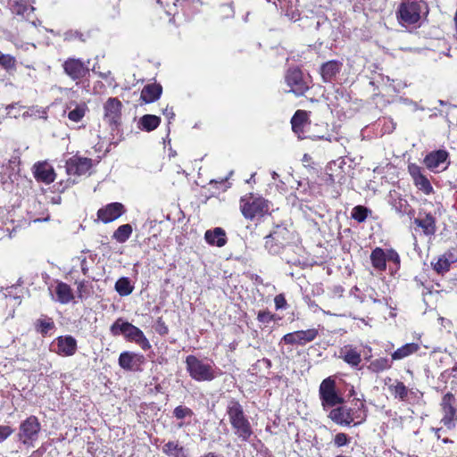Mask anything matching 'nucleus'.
Here are the masks:
<instances>
[{
  "label": "nucleus",
  "instance_id": "obj_48",
  "mask_svg": "<svg viewBox=\"0 0 457 457\" xmlns=\"http://www.w3.org/2000/svg\"><path fill=\"white\" fill-rule=\"evenodd\" d=\"M350 443V437L345 433H337L334 438V444L337 447L347 445Z\"/></svg>",
  "mask_w": 457,
  "mask_h": 457
},
{
  "label": "nucleus",
  "instance_id": "obj_39",
  "mask_svg": "<svg viewBox=\"0 0 457 457\" xmlns=\"http://www.w3.org/2000/svg\"><path fill=\"white\" fill-rule=\"evenodd\" d=\"M16 64L17 61L14 56L0 52V67L8 73H13L16 71Z\"/></svg>",
  "mask_w": 457,
  "mask_h": 457
},
{
  "label": "nucleus",
  "instance_id": "obj_52",
  "mask_svg": "<svg viewBox=\"0 0 457 457\" xmlns=\"http://www.w3.org/2000/svg\"><path fill=\"white\" fill-rule=\"evenodd\" d=\"M274 303L277 310H284L287 306V300L283 294H279L275 296Z\"/></svg>",
  "mask_w": 457,
  "mask_h": 457
},
{
  "label": "nucleus",
  "instance_id": "obj_37",
  "mask_svg": "<svg viewBox=\"0 0 457 457\" xmlns=\"http://www.w3.org/2000/svg\"><path fill=\"white\" fill-rule=\"evenodd\" d=\"M20 163L19 157H12L11 158L6 165L1 166L0 173H2L4 170V175L0 176V181L2 183H4L6 181V177L8 179H11L12 175L14 173V170L16 167H18Z\"/></svg>",
  "mask_w": 457,
  "mask_h": 457
},
{
  "label": "nucleus",
  "instance_id": "obj_43",
  "mask_svg": "<svg viewBox=\"0 0 457 457\" xmlns=\"http://www.w3.org/2000/svg\"><path fill=\"white\" fill-rule=\"evenodd\" d=\"M370 210L362 205L355 206L351 212V217L358 222H363L367 217Z\"/></svg>",
  "mask_w": 457,
  "mask_h": 457
},
{
  "label": "nucleus",
  "instance_id": "obj_64",
  "mask_svg": "<svg viewBox=\"0 0 457 457\" xmlns=\"http://www.w3.org/2000/svg\"><path fill=\"white\" fill-rule=\"evenodd\" d=\"M327 182L328 183H334L335 182V179L333 178L332 175L328 176V179H327Z\"/></svg>",
  "mask_w": 457,
  "mask_h": 457
},
{
  "label": "nucleus",
  "instance_id": "obj_24",
  "mask_svg": "<svg viewBox=\"0 0 457 457\" xmlns=\"http://www.w3.org/2000/svg\"><path fill=\"white\" fill-rule=\"evenodd\" d=\"M204 239L209 245L218 247H222L227 243L226 232L221 228L206 230Z\"/></svg>",
  "mask_w": 457,
  "mask_h": 457
},
{
  "label": "nucleus",
  "instance_id": "obj_51",
  "mask_svg": "<svg viewBox=\"0 0 457 457\" xmlns=\"http://www.w3.org/2000/svg\"><path fill=\"white\" fill-rule=\"evenodd\" d=\"M77 38L82 42L85 41L83 34L77 30H70L64 34V40L71 41V40L77 39Z\"/></svg>",
  "mask_w": 457,
  "mask_h": 457
},
{
  "label": "nucleus",
  "instance_id": "obj_17",
  "mask_svg": "<svg viewBox=\"0 0 457 457\" xmlns=\"http://www.w3.org/2000/svg\"><path fill=\"white\" fill-rule=\"evenodd\" d=\"M408 171L413 180L414 185L418 187L419 190L422 191L427 195L434 192L430 181L422 173L421 168L419 165L415 163L409 164Z\"/></svg>",
  "mask_w": 457,
  "mask_h": 457
},
{
  "label": "nucleus",
  "instance_id": "obj_56",
  "mask_svg": "<svg viewBox=\"0 0 457 457\" xmlns=\"http://www.w3.org/2000/svg\"><path fill=\"white\" fill-rule=\"evenodd\" d=\"M401 102H403V104H405L413 105L415 110L421 109L420 107H419V105H418V104H417V103L413 102V101H412V100H411V99H408V98H401Z\"/></svg>",
  "mask_w": 457,
  "mask_h": 457
},
{
  "label": "nucleus",
  "instance_id": "obj_31",
  "mask_svg": "<svg viewBox=\"0 0 457 457\" xmlns=\"http://www.w3.org/2000/svg\"><path fill=\"white\" fill-rule=\"evenodd\" d=\"M161 123V118L153 114L143 115L137 123L138 128L141 130L150 132L155 129Z\"/></svg>",
  "mask_w": 457,
  "mask_h": 457
},
{
  "label": "nucleus",
  "instance_id": "obj_7",
  "mask_svg": "<svg viewBox=\"0 0 457 457\" xmlns=\"http://www.w3.org/2000/svg\"><path fill=\"white\" fill-rule=\"evenodd\" d=\"M240 209L245 219L253 220L255 217L263 216L269 212L268 201L262 197L244 196L240 200Z\"/></svg>",
  "mask_w": 457,
  "mask_h": 457
},
{
  "label": "nucleus",
  "instance_id": "obj_30",
  "mask_svg": "<svg viewBox=\"0 0 457 457\" xmlns=\"http://www.w3.org/2000/svg\"><path fill=\"white\" fill-rule=\"evenodd\" d=\"M420 349V346L417 343L405 344L392 353V361L403 360L413 353H416Z\"/></svg>",
  "mask_w": 457,
  "mask_h": 457
},
{
  "label": "nucleus",
  "instance_id": "obj_34",
  "mask_svg": "<svg viewBox=\"0 0 457 457\" xmlns=\"http://www.w3.org/2000/svg\"><path fill=\"white\" fill-rule=\"evenodd\" d=\"M115 290L120 296H127L134 290V286L131 284L130 279L127 277L119 278L115 283Z\"/></svg>",
  "mask_w": 457,
  "mask_h": 457
},
{
  "label": "nucleus",
  "instance_id": "obj_6",
  "mask_svg": "<svg viewBox=\"0 0 457 457\" xmlns=\"http://www.w3.org/2000/svg\"><path fill=\"white\" fill-rule=\"evenodd\" d=\"M41 423L35 415H30L22 420L18 428L16 439L28 448H32L37 442L41 434Z\"/></svg>",
  "mask_w": 457,
  "mask_h": 457
},
{
  "label": "nucleus",
  "instance_id": "obj_8",
  "mask_svg": "<svg viewBox=\"0 0 457 457\" xmlns=\"http://www.w3.org/2000/svg\"><path fill=\"white\" fill-rule=\"evenodd\" d=\"M320 399L324 410L336 407L344 403V398L336 391V382L330 377L325 378L319 388Z\"/></svg>",
  "mask_w": 457,
  "mask_h": 457
},
{
  "label": "nucleus",
  "instance_id": "obj_35",
  "mask_svg": "<svg viewBox=\"0 0 457 457\" xmlns=\"http://www.w3.org/2000/svg\"><path fill=\"white\" fill-rule=\"evenodd\" d=\"M307 120V115L304 111L298 110L295 112L291 119L292 129L295 133L300 134L303 132V128Z\"/></svg>",
  "mask_w": 457,
  "mask_h": 457
},
{
  "label": "nucleus",
  "instance_id": "obj_28",
  "mask_svg": "<svg viewBox=\"0 0 457 457\" xmlns=\"http://www.w3.org/2000/svg\"><path fill=\"white\" fill-rule=\"evenodd\" d=\"M414 223L421 228L427 236L434 235L436 232V219L430 213H427L424 218H416Z\"/></svg>",
  "mask_w": 457,
  "mask_h": 457
},
{
  "label": "nucleus",
  "instance_id": "obj_58",
  "mask_svg": "<svg viewBox=\"0 0 457 457\" xmlns=\"http://www.w3.org/2000/svg\"><path fill=\"white\" fill-rule=\"evenodd\" d=\"M389 122H390L391 126H386L385 124V131L387 133L392 132L395 129V124L393 122V120H390Z\"/></svg>",
  "mask_w": 457,
  "mask_h": 457
},
{
  "label": "nucleus",
  "instance_id": "obj_41",
  "mask_svg": "<svg viewBox=\"0 0 457 457\" xmlns=\"http://www.w3.org/2000/svg\"><path fill=\"white\" fill-rule=\"evenodd\" d=\"M389 390L395 398H399L401 401L407 399L409 391L403 382L397 381L395 385L389 386Z\"/></svg>",
  "mask_w": 457,
  "mask_h": 457
},
{
  "label": "nucleus",
  "instance_id": "obj_23",
  "mask_svg": "<svg viewBox=\"0 0 457 457\" xmlns=\"http://www.w3.org/2000/svg\"><path fill=\"white\" fill-rule=\"evenodd\" d=\"M338 357L343 359L353 368H357L361 361V353L352 345H346L341 347Z\"/></svg>",
  "mask_w": 457,
  "mask_h": 457
},
{
  "label": "nucleus",
  "instance_id": "obj_3",
  "mask_svg": "<svg viewBox=\"0 0 457 457\" xmlns=\"http://www.w3.org/2000/svg\"><path fill=\"white\" fill-rule=\"evenodd\" d=\"M353 407L341 405L333 408L329 413L328 418L335 423L341 426H358L363 423L367 419V408L364 403L360 402L359 399L353 401Z\"/></svg>",
  "mask_w": 457,
  "mask_h": 457
},
{
  "label": "nucleus",
  "instance_id": "obj_19",
  "mask_svg": "<svg viewBox=\"0 0 457 457\" xmlns=\"http://www.w3.org/2000/svg\"><path fill=\"white\" fill-rule=\"evenodd\" d=\"M125 211L126 209L122 204L115 202L99 209L97 216L104 223H109L120 218Z\"/></svg>",
  "mask_w": 457,
  "mask_h": 457
},
{
  "label": "nucleus",
  "instance_id": "obj_44",
  "mask_svg": "<svg viewBox=\"0 0 457 457\" xmlns=\"http://www.w3.org/2000/svg\"><path fill=\"white\" fill-rule=\"evenodd\" d=\"M193 415V411L185 405H179L173 411V416L179 420L191 418Z\"/></svg>",
  "mask_w": 457,
  "mask_h": 457
},
{
  "label": "nucleus",
  "instance_id": "obj_62",
  "mask_svg": "<svg viewBox=\"0 0 457 457\" xmlns=\"http://www.w3.org/2000/svg\"><path fill=\"white\" fill-rule=\"evenodd\" d=\"M85 262H86V260L84 259L83 262H82L81 270H82L83 274L86 275L87 272V268L86 266H84Z\"/></svg>",
  "mask_w": 457,
  "mask_h": 457
},
{
  "label": "nucleus",
  "instance_id": "obj_25",
  "mask_svg": "<svg viewBox=\"0 0 457 457\" xmlns=\"http://www.w3.org/2000/svg\"><path fill=\"white\" fill-rule=\"evenodd\" d=\"M162 93L160 84H148L141 91L140 98L143 102L149 104L158 100Z\"/></svg>",
  "mask_w": 457,
  "mask_h": 457
},
{
  "label": "nucleus",
  "instance_id": "obj_14",
  "mask_svg": "<svg viewBox=\"0 0 457 457\" xmlns=\"http://www.w3.org/2000/svg\"><path fill=\"white\" fill-rule=\"evenodd\" d=\"M92 167V159L74 155L66 161V172L69 176H81Z\"/></svg>",
  "mask_w": 457,
  "mask_h": 457
},
{
  "label": "nucleus",
  "instance_id": "obj_38",
  "mask_svg": "<svg viewBox=\"0 0 457 457\" xmlns=\"http://www.w3.org/2000/svg\"><path fill=\"white\" fill-rule=\"evenodd\" d=\"M87 111L88 108L85 103L76 104L74 109L69 112L68 118L73 122H79L83 119Z\"/></svg>",
  "mask_w": 457,
  "mask_h": 457
},
{
  "label": "nucleus",
  "instance_id": "obj_47",
  "mask_svg": "<svg viewBox=\"0 0 457 457\" xmlns=\"http://www.w3.org/2000/svg\"><path fill=\"white\" fill-rule=\"evenodd\" d=\"M366 296L369 297L374 303H385L387 304V298H379L378 293L373 288H368L366 290Z\"/></svg>",
  "mask_w": 457,
  "mask_h": 457
},
{
  "label": "nucleus",
  "instance_id": "obj_13",
  "mask_svg": "<svg viewBox=\"0 0 457 457\" xmlns=\"http://www.w3.org/2000/svg\"><path fill=\"white\" fill-rule=\"evenodd\" d=\"M424 3H403L398 9V19L407 24H414L420 19L421 5Z\"/></svg>",
  "mask_w": 457,
  "mask_h": 457
},
{
  "label": "nucleus",
  "instance_id": "obj_11",
  "mask_svg": "<svg viewBox=\"0 0 457 457\" xmlns=\"http://www.w3.org/2000/svg\"><path fill=\"white\" fill-rule=\"evenodd\" d=\"M121 102L116 97H109L104 104V120L106 123L117 129L121 122Z\"/></svg>",
  "mask_w": 457,
  "mask_h": 457
},
{
  "label": "nucleus",
  "instance_id": "obj_46",
  "mask_svg": "<svg viewBox=\"0 0 457 457\" xmlns=\"http://www.w3.org/2000/svg\"><path fill=\"white\" fill-rule=\"evenodd\" d=\"M257 320L262 324H269L275 320V315L268 310L259 311Z\"/></svg>",
  "mask_w": 457,
  "mask_h": 457
},
{
  "label": "nucleus",
  "instance_id": "obj_2",
  "mask_svg": "<svg viewBox=\"0 0 457 457\" xmlns=\"http://www.w3.org/2000/svg\"><path fill=\"white\" fill-rule=\"evenodd\" d=\"M226 414L234 430V434L242 442H249L253 431L241 403L237 400L231 398L226 407Z\"/></svg>",
  "mask_w": 457,
  "mask_h": 457
},
{
  "label": "nucleus",
  "instance_id": "obj_57",
  "mask_svg": "<svg viewBox=\"0 0 457 457\" xmlns=\"http://www.w3.org/2000/svg\"><path fill=\"white\" fill-rule=\"evenodd\" d=\"M407 87V84L406 83H403V82H398L396 85L393 86V88H394V91L395 92H399L401 89Z\"/></svg>",
  "mask_w": 457,
  "mask_h": 457
},
{
  "label": "nucleus",
  "instance_id": "obj_10",
  "mask_svg": "<svg viewBox=\"0 0 457 457\" xmlns=\"http://www.w3.org/2000/svg\"><path fill=\"white\" fill-rule=\"evenodd\" d=\"M450 163V154L445 149L432 151L424 158L425 166L435 173L445 170Z\"/></svg>",
  "mask_w": 457,
  "mask_h": 457
},
{
  "label": "nucleus",
  "instance_id": "obj_55",
  "mask_svg": "<svg viewBox=\"0 0 457 457\" xmlns=\"http://www.w3.org/2000/svg\"><path fill=\"white\" fill-rule=\"evenodd\" d=\"M162 113L165 117H167L170 120L174 119L175 113L173 112L172 107L167 106L165 109H163Z\"/></svg>",
  "mask_w": 457,
  "mask_h": 457
},
{
  "label": "nucleus",
  "instance_id": "obj_63",
  "mask_svg": "<svg viewBox=\"0 0 457 457\" xmlns=\"http://www.w3.org/2000/svg\"><path fill=\"white\" fill-rule=\"evenodd\" d=\"M442 442H443L444 444H452V443H453V440H451V439H449L448 437L443 438V439H442Z\"/></svg>",
  "mask_w": 457,
  "mask_h": 457
},
{
  "label": "nucleus",
  "instance_id": "obj_4",
  "mask_svg": "<svg viewBox=\"0 0 457 457\" xmlns=\"http://www.w3.org/2000/svg\"><path fill=\"white\" fill-rule=\"evenodd\" d=\"M185 363L187 371L195 381H212L218 376L212 361L207 359H200L190 354L186 357Z\"/></svg>",
  "mask_w": 457,
  "mask_h": 457
},
{
  "label": "nucleus",
  "instance_id": "obj_61",
  "mask_svg": "<svg viewBox=\"0 0 457 457\" xmlns=\"http://www.w3.org/2000/svg\"><path fill=\"white\" fill-rule=\"evenodd\" d=\"M202 457H220V456H219V455H217V454H216V453H214L210 452V453H205V454H204V456H202Z\"/></svg>",
  "mask_w": 457,
  "mask_h": 457
},
{
  "label": "nucleus",
  "instance_id": "obj_20",
  "mask_svg": "<svg viewBox=\"0 0 457 457\" xmlns=\"http://www.w3.org/2000/svg\"><path fill=\"white\" fill-rule=\"evenodd\" d=\"M55 346L53 351L61 356H72L75 354L78 345L72 336H60L55 339Z\"/></svg>",
  "mask_w": 457,
  "mask_h": 457
},
{
  "label": "nucleus",
  "instance_id": "obj_15",
  "mask_svg": "<svg viewBox=\"0 0 457 457\" xmlns=\"http://www.w3.org/2000/svg\"><path fill=\"white\" fill-rule=\"evenodd\" d=\"M318 334L316 328L298 330L286 334L281 341L287 345H304L307 343L312 342L317 337Z\"/></svg>",
  "mask_w": 457,
  "mask_h": 457
},
{
  "label": "nucleus",
  "instance_id": "obj_33",
  "mask_svg": "<svg viewBox=\"0 0 457 457\" xmlns=\"http://www.w3.org/2000/svg\"><path fill=\"white\" fill-rule=\"evenodd\" d=\"M162 452L165 454L173 457H187L185 448L173 441L166 443L162 447Z\"/></svg>",
  "mask_w": 457,
  "mask_h": 457
},
{
  "label": "nucleus",
  "instance_id": "obj_26",
  "mask_svg": "<svg viewBox=\"0 0 457 457\" xmlns=\"http://www.w3.org/2000/svg\"><path fill=\"white\" fill-rule=\"evenodd\" d=\"M456 261L451 253H445L439 256L436 262H431L434 270L438 274H444L450 270L451 264Z\"/></svg>",
  "mask_w": 457,
  "mask_h": 457
},
{
  "label": "nucleus",
  "instance_id": "obj_36",
  "mask_svg": "<svg viewBox=\"0 0 457 457\" xmlns=\"http://www.w3.org/2000/svg\"><path fill=\"white\" fill-rule=\"evenodd\" d=\"M392 361L386 357H380L370 361L368 370L378 373L391 368Z\"/></svg>",
  "mask_w": 457,
  "mask_h": 457
},
{
  "label": "nucleus",
  "instance_id": "obj_49",
  "mask_svg": "<svg viewBox=\"0 0 457 457\" xmlns=\"http://www.w3.org/2000/svg\"><path fill=\"white\" fill-rule=\"evenodd\" d=\"M14 429L7 425H0V443L4 442L12 434Z\"/></svg>",
  "mask_w": 457,
  "mask_h": 457
},
{
  "label": "nucleus",
  "instance_id": "obj_40",
  "mask_svg": "<svg viewBox=\"0 0 457 457\" xmlns=\"http://www.w3.org/2000/svg\"><path fill=\"white\" fill-rule=\"evenodd\" d=\"M132 234V227L130 224L120 226L113 233L112 237L119 243H125Z\"/></svg>",
  "mask_w": 457,
  "mask_h": 457
},
{
  "label": "nucleus",
  "instance_id": "obj_50",
  "mask_svg": "<svg viewBox=\"0 0 457 457\" xmlns=\"http://www.w3.org/2000/svg\"><path fill=\"white\" fill-rule=\"evenodd\" d=\"M386 254V262H394L397 268L400 266V256L394 249L385 250Z\"/></svg>",
  "mask_w": 457,
  "mask_h": 457
},
{
  "label": "nucleus",
  "instance_id": "obj_53",
  "mask_svg": "<svg viewBox=\"0 0 457 457\" xmlns=\"http://www.w3.org/2000/svg\"><path fill=\"white\" fill-rule=\"evenodd\" d=\"M155 329L160 335H166L169 332L168 327L166 326L165 322L162 320V318H159L157 320Z\"/></svg>",
  "mask_w": 457,
  "mask_h": 457
},
{
  "label": "nucleus",
  "instance_id": "obj_60",
  "mask_svg": "<svg viewBox=\"0 0 457 457\" xmlns=\"http://www.w3.org/2000/svg\"><path fill=\"white\" fill-rule=\"evenodd\" d=\"M449 376L448 374V370H445L444 372L441 373L440 377H439V379L445 382V379L446 378Z\"/></svg>",
  "mask_w": 457,
  "mask_h": 457
},
{
  "label": "nucleus",
  "instance_id": "obj_21",
  "mask_svg": "<svg viewBox=\"0 0 457 457\" xmlns=\"http://www.w3.org/2000/svg\"><path fill=\"white\" fill-rule=\"evenodd\" d=\"M342 62L331 60L324 62L320 68V73L323 82L332 83L342 69Z\"/></svg>",
  "mask_w": 457,
  "mask_h": 457
},
{
  "label": "nucleus",
  "instance_id": "obj_32",
  "mask_svg": "<svg viewBox=\"0 0 457 457\" xmlns=\"http://www.w3.org/2000/svg\"><path fill=\"white\" fill-rule=\"evenodd\" d=\"M54 328V323L52 318L44 316L35 321V329L42 336H46Z\"/></svg>",
  "mask_w": 457,
  "mask_h": 457
},
{
  "label": "nucleus",
  "instance_id": "obj_18",
  "mask_svg": "<svg viewBox=\"0 0 457 457\" xmlns=\"http://www.w3.org/2000/svg\"><path fill=\"white\" fill-rule=\"evenodd\" d=\"M144 362V355L132 352H123L119 357V365L123 370L129 371L141 370V366Z\"/></svg>",
  "mask_w": 457,
  "mask_h": 457
},
{
  "label": "nucleus",
  "instance_id": "obj_16",
  "mask_svg": "<svg viewBox=\"0 0 457 457\" xmlns=\"http://www.w3.org/2000/svg\"><path fill=\"white\" fill-rule=\"evenodd\" d=\"M62 68L66 75L73 80H79L84 78L89 71L87 65L80 59L69 58L63 64Z\"/></svg>",
  "mask_w": 457,
  "mask_h": 457
},
{
  "label": "nucleus",
  "instance_id": "obj_9",
  "mask_svg": "<svg viewBox=\"0 0 457 457\" xmlns=\"http://www.w3.org/2000/svg\"><path fill=\"white\" fill-rule=\"evenodd\" d=\"M309 75H304L299 68L288 69L285 76L287 85L289 87V92L295 96H303L309 88L311 84Z\"/></svg>",
  "mask_w": 457,
  "mask_h": 457
},
{
  "label": "nucleus",
  "instance_id": "obj_27",
  "mask_svg": "<svg viewBox=\"0 0 457 457\" xmlns=\"http://www.w3.org/2000/svg\"><path fill=\"white\" fill-rule=\"evenodd\" d=\"M370 262L373 268L378 271H384L386 269V251L380 247H376L371 251Z\"/></svg>",
  "mask_w": 457,
  "mask_h": 457
},
{
  "label": "nucleus",
  "instance_id": "obj_29",
  "mask_svg": "<svg viewBox=\"0 0 457 457\" xmlns=\"http://www.w3.org/2000/svg\"><path fill=\"white\" fill-rule=\"evenodd\" d=\"M54 291L56 301L62 304L69 303L74 298L71 287L64 282H58Z\"/></svg>",
  "mask_w": 457,
  "mask_h": 457
},
{
  "label": "nucleus",
  "instance_id": "obj_1",
  "mask_svg": "<svg viewBox=\"0 0 457 457\" xmlns=\"http://www.w3.org/2000/svg\"><path fill=\"white\" fill-rule=\"evenodd\" d=\"M294 234L284 224H277L273 230L264 237V247L272 255H281V258L288 264L298 266L301 260L298 255L289 256L290 252L301 250L292 244Z\"/></svg>",
  "mask_w": 457,
  "mask_h": 457
},
{
  "label": "nucleus",
  "instance_id": "obj_54",
  "mask_svg": "<svg viewBox=\"0 0 457 457\" xmlns=\"http://www.w3.org/2000/svg\"><path fill=\"white\" fill-rule=\"evenodd\" d=\"M78 295L79 298H82L85 294H88L87 282L85 280L77 282Z\"/></svg>",
  "mask_w": 457,
  "mask_h": 457
},
{
  "label": "nucleus",
  "instance_id": "obj_22",
  "mask_svg": "<svg viewBox=\"0 0 457 457\" xmlns=\"http://www.w3.org/2000/svg\"><path fill=\"white\" fill-rule=\"evenodd\" d=\"M34 177L37 181L50 184L55 179V172L54 168L46 162H37L34 165Z\"/></svg>",
  "mask_w": 457,
  "mask_h": 457
},
{
  "label": "nucleus",
  "instance_id": "obj_5",
  "mask_svg": "<svg viewBox=\"0 0 457 457\" xmlns=\"http://www.w3.org/2000/svg\"><path fill=\"white\" fill-rule=\"evenodd\" d=\"M110 332L114 337L122 335L127 341L136 343L144 351L151 348V345L143 331L121 318L117 319L113 322L110 328Z\"/></svg>",
  "mask_w": 457,
  "mask_h": 457
},
{
  "label": "nucleus",
  "instance_id": "obj_42",
  "mask_svg": "<svg viewBox=\"0 0 457 457\" xmlns=\"http://www.w3.org/2000/svg\"><path fill=\"white\" fill-rule=\"evenodd\" d=\"M392 206L401 215L407 214L411 211L407 200L401 197L394 198L392 200Z\"/></svg>",
  "mask_w": 457,
  "mask_h": 457
},
{
  "label": "nucleus",
  "instance_id": "obj_59",
  "mask_svg": "<svg viewBox=\"0 0 457 457\" xmlns=\"http://www.w3.org/2000/svg\"><path fill=\"white\" fill-rule=\"evenodd\" d=\"M431 429L435 433L436 437L437 439H440L441 438L440 431L442 430V428H432Z\"/></svg>",
  "mask_w": 457,
  "mask_h": 457
},
{
  "label": "nucleus",
  "instance_id": "obj_45",
  "mask_svg": "<svg viewBox=\"0 0 457 457\" xmlns=\"http://www.w3.org/2000/svg\"><path fill=\"white\" fill-rule=\"evenodd\" d=\"M33 11L34 8L32 6H27L22 3L16 2L12 6V12L17 15L29 17V13L32 12Z\"/></svg>",
  "mask_w": 457,
  "mask_h": 457
},
{
  "label": "nucleus",
  "instance_id": "obj_12",
  "mask_svg": "<svg viewBox=\"0 0 457 457\" xmlns=\"http://www.w3.org/2000/svg\"><path fill=\"white\" fill-rule=\"evenodd\" d=\"M456 398L452 393H446L443 398L441 403L442 411L444 412V416L441 419V423H443L448 429H453L455 428V420L456 417Z\"/></svg>",
  "mask_w": 457,
  "mask_h": 457
}]
</instances>
